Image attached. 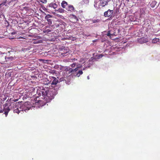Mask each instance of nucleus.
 Here are the masks:
<instances>
[{
    "label": "nucleus",
    "mask_w": 160,
    "mask_h": 160,
    "mask_svg": "<svg viewBox=\"0 0 160 160\" xmlns=\"http://www.w3.org/2000/svg\"><path fill=\"white\" fill-rule=\"evenodd\" d=\"M41 92L43 98H40L37 97L34 99L35 104L39 107L43 106L46 103L50 102L57 94V90L55 89L48 90L47 89H43Z\"/></svg>",
    "instance_id": "obj_1"
},
{
    "label": "nucleus",
    "mask_w": 160,
    "mask_h": 160,
    "mask_svg": "<svg viewBox=\"0 0 160 160\" xmlns=\"http://www.w3.org/2000/svg\"><path fill=\"white\" fill-rule=\"evenodd\" d=\"M10 102H11V99L9 100H7L3 105V109L0 110V113L4 112V113L5 114L6 116H7L10 110L8 105L10 104Z\"/></svg>",
    "instance_id": "obj_2"
},
{
    "label": "nucleus",
    "mask_w": 160,
    "mask_h": 160,
    "mask_svg": "<svg viewBox=\"0 0 160 160\" xmlns=\"http://www.w3.org/2000/svg\"><path fill=\"white\" fill-rule=\"evenodd\" d=\"M61 6L66 9L68 11L73 12L74 11L73 6L71 5L68 4L65 1H63L61 3Z\"/></svg>",
    "instance_id": "obj_3"
},
{
    "label": "nucleus",
    "mask_w": 160,
    "mask_h": 160,
    "mask_svg": "<svg viewBox=\"0 0 160 160\" xmlns=\"http://www.w3.org/2000/svg\"><path fill=\"white\" fill-rule=\"evenodd\" d=\"M31 108V106L28 105V102H25L24 103L20 104L19 105L20 110L21 111H24L25 112H27Z\"/></svg>",
    "instance_id": "obj_4"
},
{
    "label": "nucleus",
    "mask_w": 160,
    "mask_h": 160,
    "mask_svg": "<svg viewBox=\"0 0 160 160\" xmlns=\"http://www.w3.org/2000/svg\"><path fill=\"white\" fill-rule=\"evenodd\" d=\"M50 80L51 81V87L52 88H50L49 90L50 89H55L54 88H55L57 84L59 82L58 79L55 77H50Z\"/></svg>",
    "instance_id": "obj_5"
},
{
    "label": "nucleus",
    "mask_w": 160,
    "mask_h": 160,
    "mask_svg": "<svg viewBox=\"0 0 160 160\" xmlns=\"http://www.w3.org/2000/svg\"><path fill=\"white\" fill-rule=\"evenodd\" d=\"M15 58V56H10L8 57L1 56L0 57V61L2 64H3L5 62L12 60Z\"/></svg>",
    "instance_id": "obj_6"
},
{
    "label": "nucleus",
    "mask_w": 160,
    "mask_h": 160,
    "mask_svg": "<svg viewBox=\"0 0 160 160\" xmlns=\"http://www.w3.org/2000/svg\"><path fill=\"white\" fill-rule=\"evenodd\" d=\"M109 1V0H99L98 7H96L98 9L104 7L105 6L108 5Z\"/></svg>",
    "instance_id": "obj_7"
},
{
    "label": "nucleus",
    "mask_w": 160,
    "mask_h": 160,
    "mask_svg": "<svg viewBox=\"0 0 160 160\" xmlns=\"http://www.w3.org/2000/svg\"><path fill=\"white\" fill-rule=\"evenodd\" d=\"M20 103L21 102H19L18 103H16L14 105L13 110L14 113H16L18 114L21 111L20 110L19 108V103Z\"/></svg>",
    "instance_id": "obj_8"
},
{
    "label": "nucleus",
    "mask_w": 160,
    "mask_h": 160,
    "mask_svg": "<svg viewBox=\"0 0 160 160\" xmlns=\"http://www.w3.org/2000/svg\"><path fill=\"white\" fill-rule=\"evenodd\" d=\"M113 14V11L108 9L104 13V16L106 17H112Z\"/></svg>",
    "instance_id": "obj_9"
},
{
    "label": "nucleus",
    "mask_w": 160,
    "mask_h": 160,
    "mask_svg": "<svg viewBox=\"0 0 160 160\" xmlns=\"http://www.w3.org/2000/svg\"><path fill=\"white\" fill-rule=\"evenodd\" d=\"M55 26L57 28H58L59 29L61 30L63 29L65 26L62 23L59 22L55 24Z\"/></svg>",
    "instance_id": "obj_10"
},
{
    "label": "nucleus",
    "mask_w": 160,
    "mask_h": 160,
    "mask_svg": "<svg viewBox=\"0 0 160 160\" xmlns=\"http://www.w3.org/2000/svg\"><path fill=\"white\" fill-rule=\"evenodd\" d=\"M138 42L140 43H143L147 42H148L147 39L145 38L144 37H142L139 39L138 40Z\"/></svg>",
    "instance_id": "obj_11"
},
{
    "label": "nucleus",
    "mask_w": 160,
    "mask_h": 160,
    "mask_svg": "<svg viewBox=\"0 0 160 160\" xmlns=\"http://www.w3.org/2000/svg\"><path fill=\"white\" fill-rule=\"evenodd\" d=\"M50 77H47L43 81V83L46 85H49L50 84L51 81L50 80Z\"/></svg>",
    "instance_id": "obj_12"
},
{
    "label": "nucleus",
    "mask_w": 160,
    "mask_h": 160,
    "mask_svg": "<svg viewBox=\"0 0 160 160\" xmlns=\"http://www.w3.org/2000/svg\"><path fill=\"white\" fill-rule=\"evenodd\" d=\"M71 21L73 22H77L78 21L77 17L74 15H72L71 16Z\"/></svg>",
    "instance_id": "obj_13"
},
{
    "label": "nucleus",
    "mask_w": 160,
    "mask_h": 160,
    "mask_svg": "<svg viewBox=\"0 0 160 160\" xmlns=\"http://www.w3.org/2000/svg\"><path fill=\"white\" fill-rule=\"evenodd\" d=\"M48 6L49 8L55 9L57 8L58 5L55 3L52 2L49 4Z\"/></svg>",
    "instance_id": "obj_14"
},
{
    "label": "nucleus",
    "mask_w": 160,
    "mask_h": 160,
    "mask_svg": "<svg viewBox=\"0 0 160 160\" xmlns=\"http://www.w3.org/2000/svg\"><path fill=\"white\" fill-rule=\"evenodd\" d=\"M42 41L41 40H36V39H32L31 41V42L33 44H37L39 43L42 42Z\"/></svg>",
    "instance_id": "obj_15"
},
{
    "label": "nucleus",
    "mask_w": 160,
    "mask_h": 160,
    "mask_svg": "<svg viewBox=\"0 0 160 160\" xmlns=\"http://www.w3.org/2000/svg\"><path fill=\"white\" fill-rule=\"evenodd\" d=\"M55 11L56 12L58 13H64L65 12V10L62 8H59L58 10H55Z\"/></svg>",
    "instance_id": "obj_16"
},
{
    "label": "nucleus",
    "mask_w": 160,
    "mask_h": 160,
    "mask_svg": "<svg viewBox=\"0 0 160 160\" xmlns=\"http://www.w3.org/2000/svg\"><path fill=\"white\" fill-rule=\"evenodd\" d=\"M157 3V2L156 1H153L150 4V6L152 8H154Z\"/></svg>",
    "instance_id": "obj_17"
},
{
    "label": "nucleus",
    "mask_w": 160,
    "mask_h": 160,
    "mask_svg": "<svg viewBox=\"0 0 160 160\" xmlns=\"http://www.w3.org/2000/svg\"><path fill=\"white\" fill-rule=\"evenodd\" d=\"M159 39L158 38H155L152 40V42L153 43H155L159 41Z\"/></svg>",
    "instance_id": "obj_18"
},
{
    "label": "nucleus",
    "mask_w": 160,
    "mask_h": 160,
    "mask_svg": "<svg viewBox=\"0 0 160 160\" xmlns=\"http://www.w3.org/2000/svg\"><path fill=\"white\" fill-rule=\"evenodd\" d=\"M92 22V23H95L96 22H98L100 21V20L98 19H94V20H90Z\"/></svg>",
    "instance_id": "obj_19"
},
{
    "label": "nucleus",
    "mask_w": 160,
    "mask_h": 160,
    "mask_svg": "<svg viewBox=\"0 0 160 160\" xmlns=\"http://www.w3.org/2000/svg\"><path fill=\"white\" fill-rule=\"evenodd\" d=\"M69 54V53L68 52H64L61 53V55L63 57H65L68 56Z\"/></svg>",
    "instance_id": "obj_20"
},
{
    "label": "nucleus",
    "mask_w": 160,
    "mask_h": 160,
    "mask_svg": "<svg viewBox=\"0 0 160 160\" xmlns=\"http://www.w3.org/2000/svg\"><path fill=\"white\" fill-rule=\"evenodd\" d=\"M52 16L49 14H48L45 17V18L48 21V20H49L50 19L49 18H52Z\"/></svg>",
    "instance_id": "obj_21"
},
{
    "label": "nucleus",
    "mask_w": 160,
    "mask_h": 160,
    "mask_svg": "<svg viewBox=\"0 0 160 160\" xmlns=\"http://www.w3.org/2000/svg\"><path fill=\"white\" fill-rule=\"evenodd\" d=\"M82 73H83L82 71V70H79L77 74V75L78 77H79L80 76V75H82Z\"/></svg>",
    "instance_id": "obj_22"
},
{
    "label": "nucleus",
    "mask_w": 160,
    "mask_h": 160,
    "mask_svg": "<svg viewBox=\"0 0 160 160\" xmlns=\"http://www.w3.org/2000/svg\"><path fill=\"white\" fill-rule=\"evenodd\" d=\"M48 24L50 25L52 24V20L51 19H50L49 20H48Z\"/></svg>",
    "instance_id": "obj_23"
},
{
    "label": "nucleus",
    "mask_w": 160,
    "mask_h": 160,
    "mask_svg": "<svg viewBox=\"0 0 160 160\" xmlns=\"http://www.w3.org/2000/svg\"><path fill=\"white\" fill-rule=\"evenodd\" d=\"M40 2H41L42 3H46L47 2V0H39Z\"/></svg>",
    "instance_id": "obj_24"
},
{
    "label": "nucleus",
    "mask_w": 160,
    "mask_h": 160,
    "mask_svg": "<svg viewBox=\"0 0 160 160\" xmlns=\"http://www.w3.org/2000/svg\"><path fill=\"white\" fill-rule=\"evenodd\" d=\"M15 38H17V39H20V38H24L25 39V38H23L22 37H17V35H16L15 36Z\"/></svg>",
    "instance_id": "obj_25"
},
{
    "label": "nucleus",
    "mask_w": 160,
    "mask_h": 160,
    "mask_svg": "<svg viewBox=\"0 0 160 160\" xmlns=\"http://www.w3.org/2000/svg\"><path fill=\"white\" fill-rule=\"evenodd\" d=\"M76 65V63H73L71 65V66L72 68H73Z\"/></svg>",
    "instance_id": "obj_26"
},
{
    "label": "nucleus",
    "mask_w": 160,
    "mask_h": 160,
    "mask_svg": "<svg viewBox=\"0 0 160 160\" xmlns=\"http://www.w3.org/2000/svg\"><path fill=\"white\" fill-rule=\"evenodd\" d=\"M106 35H107V36H110L111 35H112L111 34H110V31H109L108 32V33H107L106 34Z\"/></svg>",
    "instance_id": "obj_27"
},
{
    "label": "nucleus",
    "mask_w": 160,
    "mask_h": 160,
    "mask_svg": "<svg viewBox=\"0 0 160 160\" xmlns=\"http://www.w3.org/2000/svg\"><path fill=\"white\" fill-rule=\"evenodd\" d=\"M71 70L70 71V72H74V69H72V68H70V69L69 70Z\"/></svg>",
    "instance_id": "obj_28"
},
{
    "label": "nucleus",
    "mask_w": 160,
    "mask_h": 160,
    "mask_svg": "<svg viewBox=\"0 0 160 160\" xmlns=\"http://www.w3.org/2000/svg\"><path fill=\"white\" fill-rule=\"evenodd\" d=\"M78 68H79V67H77V68H76L75 69H74V71L76 72V71H77L78 70Z\"/></svg>",
    "instance_id": "obj_29"
},
{
    "label": "nucleus",
    "mask_w": 160,
    "mask_h": 160,
    "mask_svg": "<svg viewBox=\"0 0 160 160\" xmlns=\"http://www.w3.org/2000/svg\"><path fill=\"white\" fill-rule=\"evenodd\" d=\"M18 99H14V100H13V101L14 102H16L18 101Z\"/></svg>",
    "instance_id": "obj_30"
},
{
    "label": "nucleus",
    "mask_w": 160,
    "mask_h": 160,
    "mask_svg": "<svg viewBox=\"0 0 160 160\" xmlns=\"http://www.w3.org/2000/svg\"><path fill=\"white\" fill-rule=\"evenodd\" d=\"M6 99V98H3V101H4Z\"/></svg>",
    "instance_id": "obj_31"
},
{
    "label": "nucleus",
    "mask_w": 160,
    "mask_h": 160,
    "mask_svg": "<svg viewBox=\"0 0 160 160\" xmlns=\"http://www.w3.org/2000/svg\"><path fill=\"white\" fill-rule=\"evenodd\" d=\"M10 52H11L12 53H13L14 52L13 51H10L8 52V53H10Z\"/></svg>",
    "instance_id": "obj_32"
},
{
    "label": "nucleus",
    "mask_w": 160,
    "mask_h": 160,
    "mask_svg": "<svg viewBox=\"0 0 160 160\" xmlns=\"http://www.w3.org/2000/svg\"><path fill=\"white\" fill-rule=\"evenodd\" d=\"M47 30L48 31V32L51 31L50 30H49V29H48Z\"/></svg>",
    "instance_id": "obj_33"
},
{
    "label": "nucleus",
    "mask_w": 160,
    "mask_h": 160,
    "mask_svg": "<svg viewBox=\"0 0 160 160\" xmlns=\"http://www.w3.org/2000/svg\"><path fill=\"white\" fill-rule=\"evenodd\" d=\"M49 72H50V73H52V71H49Z\"/></svg>",
    "instance_id": "obj_34"
},
{
    "label": "nucleus",
    "mask_w": 160,
    "mask_h": 160,
    "mask_svg": "<svg viewBox=\"0 0 160 160\" xmlns=\"http://www.w3.org/2000/svg\"><path fill=\"white\" fill-rule=\"evenodd\" d=\"M99 56H101V57H102V56H102V54H100V55H99Z\"/></svg>",
    "instance_id": "obj_35"
},
{
    "label": "nucleus",
    "mask_w": 160,
    "mask_h": 160,
    "mask_svg": "<svg viewBox=\"0 0 160 160\" xmlns=\"http://www.w3.org/2000/svg\"><path fill=\"white\" fill-rule=\"evenodd\" d=\"M73 60H77V59H75V58H74V59H73Z\"/></svg>",
    "instance_id": "obj_36"
},
{
    "label": "nucleus",
    "mask_w": 160,
    "mask_h": 160,
    "mask_svg": "<svg viewBox=\"0 0 160 160\" xmlns=\"http://www.w3.org/2000/svg\"><path fill=\"white\" fill-rule=\"evenodd\" d=\"M129 0H126V1H127V2H128L129 1Z\"/></svg>",
    "instance_id": "obj_37"
},
{
    "label": "nucleus",
    "mask_w": 160,
    "mask_h": 160,
    "mask_svg": "<svg viewBox=\"0 0 160 160\" xmlns=\"http://www.w3.org/2000/svg\"><path fill=\"white\" fill-rule=\"evenodd\" d=\"M159 25H160V23H159Z\"/></svg>",
    "instance_id": "obj_38"
},
{
    "label": "nucleus",
    "mask_w": 160,
    "mask_h": 160,
    "mask_svg": "<svg viewBox=\"0 0 160 160\" xmlns=\"http://www.w3.org/2000/svg\"><path fill=\"white\" fill-rule=\"evenodd\" d=\"M159 9H160V8H159Z\"/></svg>",
    "instance_id": "obj_39"
}]
</instances>
